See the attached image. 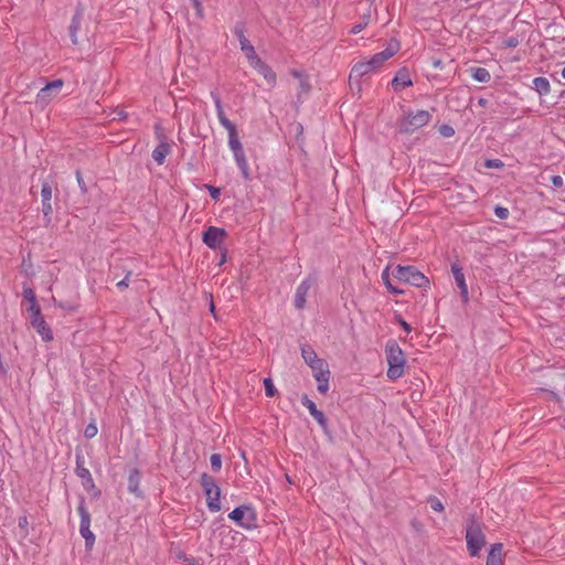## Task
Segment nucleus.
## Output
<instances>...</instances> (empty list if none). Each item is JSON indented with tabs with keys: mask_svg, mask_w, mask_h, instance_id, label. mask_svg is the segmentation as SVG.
I'll return each instance as SVG.
<instances>
[{
	"mask_svg": "<svg viewBox=\"0 0 565 565\" xmlns=\"http://www.w3.org/2000/svg\"><path fill=\"white\" fill-rule=\"evenodd\" d=\"M211 97L216 108L218 121L228 132V147L233 151L235 162L238 169L241 170L242 177L244 178V180H249V167L247 163L243 145L238 138L236 126L226 117L218 93L211 92Z\"/></svg>",
	"mask_w": 565,
	"mask_h": 565,
	"instance_id": "1",
	"label": "nucleus"
},
{
	"mask_svg": "<svg viewBox=\"0 0 565 565\" xmlns=\"http://www.w3.org/2000/svg\"><path fill=\"white\" fill-rule=\"evenodd\" d=\"M385 354L388 364L387 377L395 381L403 376L406 359L403 350L395 340L387 341Z\"/></svg>",
	"mask_w": 565,
	"mask_h": 565,
	"instance_id": "2",
	"label": "nucleus"
},
{
	"mask_svg": "<svg viewBox=\"0 0 565 565\" xmlns=\"http://www.w3.org/2000/svg\"><path fill=\"white\" fill-rule=\"evenodd\" d=\"M431 113L428 110H417L405 113L397 120V131L402 135H412L422 127H425L431 120Z\"/></svg>",
	"mask_w": 565,
	"mask_h": 565,
	"instance_id": "3",
	"label": "nucleus"
},
{
	"mask_svg": "<svg viewBox=\"0 0 565 565\" xmlns=\"http://www.w3.org/2000/svg\"><path fill=\"white\" fill-rule=\"evenodd\" d=\"M466 542L471 556H477L486 544V536L482 532L481 523L473 515L468 520Z\"/></svg>",
	"mask_w": 565,
	"mask_h": 565,
	"instance_id": "4",
	"label": "nucleus"
},
{
	"mask_svg": "<svg viewBox=\"0 0 565 565\" xmlns=\"http://www.w3.org/2000/svg\"><path fill=\"white\" fill-rule=\"evenodd\" d=\"M393 276L403 282H407L418 288H425L429 285L428 278L415 266L397 265L393 270Z\"/></svg>",
	"mask_w": 565,
	"mask_h": 565,
	"instance_id": "5",
	"label": "nucleus"
},
{
	"mask_svg": "<svg viewBox=\"0 0 565 565\" xmlns=\"http://www.w3.org/2000/svg\"><path fill=\"white\" fill-rule=\"evenodd\" d=\"M201 486L206 497V505L211 512H218L221 510V489L217 486L214 477L202 473Z\"/></svg>",
	"mask_w": 565,
	"mask_h": 565,
	"instance_id": "6",
	"label": "nucleus"
},
{
	"mask_svg": "<svg viewBox=\"0 0 565 565\" xmlns=\"http://www.w3.org/2000/svg\"><path fill=\"white\" fill-rule=\"evenodd\" d=\"M228 518L246 530H250L256 526V512L249 505H239L235 508L228 514Z\"/></svg>",
	"mask_w": 565,
	"mask_h": 565,
	"instance_id": "7",
	"label": "nucleus"
},
{
	"mask_svg": "<svg viewBox=\"0 0 565 565\" xmlns=\"http://www.w3.org/2000/svg\"><path fill=\"white\" fill-rule=\"evenodd\" d=\"M63 85H64V82L60 78L49 82L38 93L36 104L41 105L42 107H45L52 100V98L57 96V94L61 92Z\"/></svg>",
	"mask_w": 565,
	"mask_h": 565,
	"instance_id": "8",
	"label": "nucleus"
},
{
	"mask_svg": "<svg viewBox=\"0 0 565 565\" xmlns=\"http://www.w3.org/2000/svg\"><path fill=\"white\" fill-rule=\"evenodd\" d=\"M399 50V42L397 40L392 39L387 47L382 52L374 54L367 62L370 63L373 71L380 68L385 61L391 58L394 54H396Z\"/></svg>",
	"mask_w": 565,
	"mask_h": 565,
	"instance_id": "9",
	"label": "nucleus"
},
{
	"mask_svg": "<svg viewBox=\"0 0 565 565\" xmlns=\"http://www.w3.org/2000/svg\"><path fill=\"white\" fill-rule=\"evenodd\" d=\"M225 237H226V232L224 228L209 226L203 232L202 241L207 247H210L212 249H217L223 244Z\"/></svg>",
	"mask_w": 565,
	"mask_h": 565,
	"instance_id": "10",
	"label": "nucleus"
},
{
	"mask_svg": "<svg viewBox=\"0 0 565 565\" xmlns=\"http://www.w3.org/2000/svg\"><path fill=\"white\" fill-rule=\"evenodd\" d=\"M52 184L47 181L42 183L41 189V201H42V213L43 217L49 224L52 220L53 206H52Z\"/></svg>",
	"mask_w": 565,
	"mask_h": 565,
	"instance_id": "11",
	"label": "nucleus"
},
{
	"mask_svg": "<svg viewBox=\"0 0 565 565\" xmlns=\"http://www.w3.org/2000/svg\"><path fill=\"white\" fill-rule=\"evenodd\" d=\"M75 473L83 480V486L85 489L88 490L95 488V482L90 475V471L84 467V459L81 456H76Z\"/></svg>",
	"mask_w": 565,
	"mask_h": 565,
	"instance_id": "12",
	"label": "nucleus"
},
{
	"mask_svg": "<svg viewBox=\"0 0 565 565\" xmlns=\"http://www.w3.org/2000/svg\"><path fill=\"white\" fill-rule=\"evenodd\" d=\"M451 273L454 275L457 287L460 289V296H461L463 302H467L469 300L468 287L466 284L465 274L462 271V268L458 264H452Z\"/></svg>",
	"mask_w": 565,
	"mask_h": 565,
	"instance_id": "13",
	"label": "nucleus"
},
{
	"mask_svg": "<svg viewBox=\"0 0 565 565\" xmlns=\"http://www.w3.org/2000/svg\"><path fill=\"white\" fill-rule=\"evenodd\" d=\"M31 326L36 330V332L41 335L44 342H50L53 340V332L51 328L45 322L43 316L35 317L30 321Z\"/></svg>",
	"mask_w": 565,
	"mask_h": 565,
	"instance_id": "14",
	"label": "nucleus"
},
{
	"mask_svg": "<svg viewBox=\"0 0 565 565\" xmlns=\"http://www.w3.org/2000/svg\"><path fill=\"white\" fill-rule=\"evenodd\" d=\"M301 404L309 411L310 415L318 422L321 427L327 426V418L324 414L319 411L313 401L308 395L301 397Z\"/></svg>",
	"mask_w": 565,
	"mask_h": 565,
	"instance_id": "15",
	"label": "nucleus"
},
{
	"mask_svg": "<svg viewBox=\"0 0 565 565\" xmlns=\"http://www.w3.org/2000/svg\"><path fill=\"white\" fill-rule=\"evenodd\" d=\"M312 281L308 278L301 281V284L297 287L295 294V306L298 309H302L306 305V298L308 291L310 290Z\"/></svg>",
	"mask_w": 565,
	"mask_h": 565,
	"instance_id": "16",
	"label": "nucleus"
},
{
	"mask_svg": "<svg viewBox=\"0 0 565 565\" xmlns=\"http://www.w3.org/2000/svg\"><path fill=\"white\" fill-rule=\"evenodd\" d=\"M373 68L371 67L370 63L367 61L365 62H358L353 65L350 72V81L356 79L359 81L364 75H367L370 73H373Z\"/></svg>",
	"mask_w": 565,
	"mask_h": 565,
	"instance_id": "17",
	"label": "nucleus"
},
{
	"mask_svg": "<svg viewBox=\"0 0 565 565\" xmlns=\"http://www.w3.org/2000/svg\"><path fill=\"white\" fill-rule=\"evenodd\" d=\"M502 556L503 545L501 543H494L489 551L486 565H504Z\"/></svg>",
	"mask_w": 565,
	"mask_h": 565,
	"instance_id": "18",
	"label": "nucleus"
},
{
	"mask_svg": "<svg viewBox=\"0 0 565 565\" xmlns=\"http://www.w3.org/2000/svg\"><path fill=\"white\" fill-rule=\"evenodd\" d=\"M140 479H141V475L138 469L135 468V469L130 470L129 477H128V490L130 493H134L138 498L142 497V492L139 488Z\"/></svg>",
	"mask_w": 565,
	"mask_h": 565,
	"instance_id": "19",
	"label": "nucleus"
},
{
	"mask_svg": "<svg viewBox=\"0 0 565 565\" xmlns=\"http://www.w3.org/2000/svg\"><path fill=\"white\" fill-rule=\"evenodd\" d=\"M82 19H83V11H82V9L77 8L75 14L72 18L71 25H70V36H71V41L74 45L78 44L77 32L81 29Z\"/></svg>",
	"mask_w": 565,
	"mask_h": 565,
	"instance_id": "20",
	"label": "nucleus"
},
{
	"mask_svg": "<svg viewBox=\"0 0 565 565\" xmlns=\"http://www.w3.org/2000/svg\"><path fill=\"white\" fill-rule=\"evenodd\" d=\"M253 68L256 70L270 86L276 84V73L265 62L260 61Z\"/></svg>",
	"mask_w": 565,
	"mask_h": 565,
	"instance_id": "21",
	"label": "nucleus"
},
{
	"mask_svg": "<svg viewBox=\"0 0 565 565\" xmlns=\"http://www.w3.org/2000/svg\"><path fill=\"white\" fill-rule=\"evenodd\" d=\"M171 152V146L166 142V141H162L160 142L152 151V159L158 163V164H163L164 160H166V157Z\"/></svg>",
	"mask_w": 565,
	"mask_h": 565,
	"instance_id": "22",
	"label": "nucleus"
},
{
	"mask_svg": "<svg viewBox=\"0 0 565 565\" xmlns=\"http://www.w3.org/2000/svg\"><path fill=\"white\" fill-rule=\"evenodd\" d=\"M309 367L311 369L316 381L322 377L330 376L329 365L327 361H324L323 359L319 360L317 364H312Z\"/></svg>",
	"mask_w": 565,
	"mask_h": 565,
	"instance_id": "23",
	"label": "nucleus"
},
{
	"mask_svg": "<svg viewBox=\"0 0 565 565\" xmlns=\"http://www.w3.org/2000/svg\"><path fill=\"white\" fill-rule=\"evenodd\" d=\"M77 512L81 516L79 529L82 527H90V513L86 508L85 498H79V504L77 507Z\"/></svg>",
	"mask_w": 565,
	"mask_h": 565,
	"instance_id": "24",
	"label": "nucleus"
},
{
	"mask_svg": "<svg viewBox=\"0 0 565 565\" xmlns=\"http://www.w3.org/2000/svg\"><path fill=\"white\" fill-rule=\"evenodd\" d=\"M300 350H301V356L308 366H310L312 364H317L318 361L321 360L320 358H318L313 348L309 344H302Z\"/></svg>",
	"mask_w": 565,
	"mask_h": 565,
	"instance_id": "25",
	"label": "nucleus"
},
{
	"mask_svg": "<svg viewBox=\"0 0 565 565\" xmlns=\"http://www.w3.org/2000/svg\"><path fill=\"white\" fill-rule=\"evenodd\" d=\"M234 35L238 39L241 50L245 49L246 46L250 45V42L245 36V26L242 22H237L233 29Z\"/></svg>",
	"mask_w": 565,
	"mask_h": 565,
	"instance_id": "26",
	"label": "nucleus"
},
{
	"mask_svg": "<svg viewBox=\"0 0 565 565\" xmlns=\"http://www.w3.org/2000/svg\"><path fill=\"white\" fill-rule=\"evenodd\" d=\"M470 73L472 78L480 83H489L491 79L489 71L484 67H471Z\"/></svg>",
	"mask_w": 565,
	"mask_h": 565,
	"instance_id": "27",
	"label": "nucleus"
},
{
	"mask_svg": "<svg viewBox=\"0 0 565 565\" xmlns=\"http://www.w3.org/2000/svg\"><path fill=\"white\" fill-rule=\"evenodd\" d=\"M412 84L413 83L407 74H397L392 81V86L396 92L412 86Z\"/></svg>",
	"mask_w": 565,
	"mask_h": 565,
	"instance_id": "28",
	"label": "nucleus"
},
{
	"mask_svg": "<svg viewBox=\"0 0 565 565\" xmlns=\"http://www.w3.org/2000/svg\"><path fill=\"white\" fill-rule=\"evenodd\" d=\"M533 88L540 95H547L551 90V85L547 78L545 77H535L533 79Z\"/></svg>",
	"mask_w": 565,
	"mask_h": 565,
	"instance_id": "29",
	"label": "nucleus"
},
{
	"mask_svg": "<svg viewBox=\"0 0 565 565\" xmlns=\"http://www.w3.org/2000/svg\"><path fill=\"white\" fill-rule=\"evenodd\" d=\"M245 54L249 65L254 67L257 63L262 61V58L257 55L255 47L250 44L242 50Z\"/></svg>",
	"mask_w": 565,
	"mask_h": 565,
	"instance_id": "30",
	"label": "nucleus"
},
{
	"mask_svg": "<svg viewBox=\"0 0 565 565\" xmlns=\"http://www.w3.org/2000/svg\"><path fill=\"white\" fill-rule=\"evenodd\" d=\"M79 533L85 540V546L87 550H90L95 544V535L90 531V527H82L79 529Z\"/></svg>",
	"mask_w": 565,
	"mask_h": 565,
	"instance_id": "31",
	"label": "nucleus"
},
{
	"mask_svg": "<svg viewBox=\"0 0 565 565\" xmlns=\"http://www.w3.org/2000/svg\"><path fill=\"white\" fill-rule=\"evenodd\" d=\"M370 20H371V14L370 13L363 14L361 17V22L354 24L350 29L349 33L350 34H358V33H360L362 30H364L367 26V24L370 23Z\"/></svg>",
	"mask_w": 565,
	"mask_h": 565,
	"instance_id": "32",
	"label": "nucleus"
},
{
	"mask_svg": "<svg viewBox=\"0 0 565 565\" xmlns=\"http://www.w3.org/2000/svg\"><path fill=\"white\" fill-rule=\"evenodd\" d=\"M382 279L386 286V288L388 289V291L391 294H395V295H399V294H403L404 291L398 289L397 287L393 286V282H391V279H390V274H388V267H386L383 273H382Z\"/></svg>",
	"mask_w": 565,
	"mask_h": 565,
	"instance_id": "33",
	"label": "nucleus"
},
{
	"mask_svg": "<svg viewBox=\"0 0 565 565\" xmlns=\"http://www.w3.org/2000/svg\"><path fill=\"white\" fill-rule=\"evenodd\" d=\"M427 502L429 503L430 508L436 512H443L445 510L443 502L437 497H428Z\"/></svg>",
	"mask_w": 565,
	"mask_h": 565,
	"instance_id": "34",
	"label": "nucleus"
},
{
	"mask_svg": "<svg viewBox=\"0 0 565 565\" xmlns=\"http://www.w3.org/2000/svg\"><path fill=\"white\" fill-rule=\"evenodd\" d=\"M26 311L29 313L30 321L32 319H34L35 317H41L42 316L41 308L38 305V301H35L33 303H29V307L26 308Z\"/></svg>",
	"mask_w": 565,
	"mask_h": 565,
	"instance_id": "35",
	"label": "nucleus"
},
{
	"mask_svg": "<svg viewBox=\"0 0 565 565\" xmlns=\"http://www.w3.org/2000/svg\"><path fill=\"white\" fill-rule=\"evenodd\" d=\"M211 468L214 472H218L222 468V457L220 454H213L210 458Z\"/></svg>",
	"mask_w": 565,
	"mask_h": 565,
	"instance_id": "36",
	"label": "nucleus"
},
{
	"mask_svg": "<svg viewBox=\"0 0 565 565\" xmlns=\"http://www.w3.org/2000/svg\"><path fill=\"white\" fill-rule=\"evenodd\" d=\"M132 276L131 270H125V277L117 282V288L124 290L129 287L130 278Z\"/></svg>",
	"mask_w": 565,
	"mask_h": 565,
	"instance_id": "37",
	"label": "nucleus"
},
{
	"mask_svg": "<svg viewBox=\"0 0 565 565\" xmlns=\"http://www.w3.org/2000/svg\"><path fill=\"white\" fill-rule=\"evenodd\" d=\"M23 297L29 303L36 301L35 292L31 287H23Z\"/></svg>",
	"mask_w": 565,
	"mask_h": 565,
	"instance_id": "38",
	"label": "nucleus"
},
{
	"mask_svg": "<svg viewBox=\"0 0 565 565\" xmlns=\"http://www.w3.org/2000/svg\"><path fill=\"white\" fill-rule=\"evenodd\" d=\"M329 380H330V376L317 380V382H318L317 390H318L319 393L326 394L328 392V390H329Z\"/></svg>",
	"mask_w": 565,
	"mask_h": 565,
	"instance_id": "39",
	"label": "nucleus"
},
{
	"mask_svg": "<svg viewBox=\"0 0 565 565\" xmlns=\"http://www.w3.org/2000/svg\"><path fill=\"white\" fill-rule=\"evenodd\" d=\"M264 386L267 396L273 397L277 394V390L275 388L273 381L270 379L264 380Z\"/></svg>",
	"mask_w": 565,
	"mask_h": 565,
	"instance_id": "40",
	"label": "nucleus"
},
{
	"mask_svg": "<svg viewBox=\"0 0 565 565\" xmlns=\"http://www.w3.org/2000/svg\"><path fill=\"white\" fill-rule=\"evenodd\" d=\"M439 134L443 137L450 138L455 135V129L450 125H441L439 127Z\"/></svg>",
	"mask_w": 565,
	"mask_h": 565,
	"instance_id": "41",
	"label": "nucleus"
},
{
	"mask_svg": "<svg viewBox=\"0 0 565 565\" xmlns=\"http://www.w3.org/2000/svg\"><path fill=\"white\" fill-rule=\"evenodd\" d=\"M98 428L94 423H90L86 426L84 430V435L86 438H93L97 435Z\"/></svg>",
	"mask_w": 565,
	"mask_h": 565,
	"instance_id": "42",
	"label": "nucleus"
},
{
	"mask_svg": "<svg viewBox=\"0 0 565 565\" xmlns=\"http://www.w3.org/2000/svg\"><path fill=\"white\" fill-rule=\"evenodd\" d=\"M75 175H76V180H77L78 186L81 189V192L83 194H86L88 190H87V185L83 179L81 170H76Z\"/></svg>",
	"mask_w": 565,
	"mask_h": 565,
	"instance_id": "43",
	"label": "nucleus"
},
{
	"mask_svg": "<svg viewBox=\"0 0 565 565\" xmlns=\"http://www.w3.org/2000/svg\"><path fill=\"white\" fill-rule=\"evenodd\" d=\"M484 166H486L487 168L500 169V168H502L504 164H503V162H502L501 160H499V159H488V160H486Z\"/></svg>",
	"mask_w": 565,
	"mask_h": 565,
	"instance_id": "44",
	"label": "nucleus"
},
{
	"mask_svg": "<svg viewBox=\"0 0 565 565\" xmlns=\"http://www.w3.org/2000/svg\"><path fill=\"white\" fill-rule=\"evenodd\" d=\"M494 214L501 218V220H504L509 216V210L507 207H503V206H497L494 209Z\"/></svg>",
	"mask_w": 565,
	"mask_h": 565,
	"instance_id": "45",
	"label": "nucleus"
},
{
	"mask_svg": "<svg viewBox=\"0 0 565 565\" xmlns=\"http://www.w3.org/2000/svg\"><path fill=\"white\" fill-rule=\"evenodd\" d=\"M299 85H300V93L307 94L311 88V86L308 82V78L306 76L301 77V79H299Z\"/></svg>",
	"mask_w": 565,
	"mask_h": 565,
	"instance_id": "46",
	"label": "nucleus"
},
{
	"mask_svg": "<svg viewBox=\"0 0 565 565\" xmlns=\"http://www.w3.org/2000/svg\"><path fill=\"white\" fill-rule=\"evenodd\" d=\"M209 192H210V195L213 200H218L220 195H221V190L218 188H215L213 185H206Z\"/></svg>",
	"mask_w": 565,
	"mask_h": 565,
	"instance_id": "47",
	"label": "nucleus"
},
{
	"mask_svg": "<svg viewBox=\"0 0 565 565\" xmlns=\"http://www.w3.org/2000/svg\"><path fill=\"white\" fill-rule=\"evenodd\" d=\"M551 181H552L553 186H555V188L563 186V178L561 175H553L551 178Z\"/></svg>",
	"mask_w": 565,
	"mask_h": 565,
	"instance_id": "48",
	"label": "nucleus"
},
{
	"mask_svg": "<svg viewBox=\"0 0 565 565\" xmlns=\"http://www.w3.org/2000/svg\"><path fill=\"white\" fill-rule=\"evenodd\" d=\"M191 1L193 2V6L198 12V15L202 17L203 8H202L200 0H191Z\"/></svg>",
	"mask_w": 565,
	"mask_h": 565,
	"instance_id": "49",
	"label": "nucleus"
},
{
	"mask_svg": "<svg viewBox=\"0 0 565 565\" xmlns=\"http://www.w3.org/2000/svg\"><path fill=\"white\" fill-rule=\"evenodd\" d=\"M398 323L402 326V328L406 331V332H411V326L405 321L403 320L402 318H398Z\"/></svg>",
	"mask_w": 565,
	"mask_h": 565,
	"instance_id": "50",
	"label": "nucleus"
},
{
	"mask_svg": "<svg viewBox=\"0 0 565 565\" xmlns=\"http://www.w3.org/2000/svg\"><path fill=\"white\" fill-rule=\"evenodd\" d=\"M61 308L65 309V310H68V311H74L75 310V307L70 305V303H60L58 305Z\"/></svg>",
	"mask_w": 565,
	"mask_h": 565,
	"instance_id": "51",
	"label": "nucleus"
},
{
	"mask_svg": "<svg viewBox=\"0 0 565 565\" xmlns=\"http://www.w3.org/2000/svg\"><path fill=\"white\" fill-rule=\"evenodd\" d=\"M28 525V518L26 516H21L19 519V526L20 527H25Z\"/></svg>",
	"mask_w": 565,
	"mask_h": 565,
	"instance_id": "52",
	"label": "nucleus"
},
{
	"mask_svg": "<svg viewBox=\"0 0 565 565\" xmlns=\"http://www.w3.org/2000/svg\"><path fill=\"white\" fill-rule=\"evenodd\" d=\"M290 74H291L294 77L298 78V79H301V77H305V76H303L299 71H296V70H292V71L290 72Z\"/></svg>",
	"mask_w": 565,
	"mask_h": 565,
	"instance_id": "53",
	"label": "nucleus"
},
{
	"mask_svg": "<svg viewBox=\"0 0 565 565\" xmlns=\"http://www.w3.org/2000/svg\"><path fill=\"white\" fill-rule=\"evenodd\" d=\"M478 105L481 107H486L488 105V99L481 97L478 99Z\"/></svg>",
	"mask_w": 565,
	"mask_h": 565,
	"instance_id": "54",
	"label": "nucleus"
},
{
	"mask_svg": "<svg viewBox=\"0 0 565 565\" xmlns=\"http://www.w3.org/2000/svg\"><path fill=\"white\" fill-rule=\"evenodd\" d=\"M210 311L211 313L216 318V315H215V305L213 302V300L211 299L210 301Z\"/></svg>",
	"mask_w": 565,
	"mask_h": 565,
	"instance_id": "55",
	"label": "nucleus"
},
{
	"mask_svg": "<svg viewBox=\"0 0 565 565\" xmlns=\"http://www.w3.org/2000/svg\"><path fill=\"white\" fill-rule=\"evenodd\" d=\"M412 525H413L416 530H419L420 523H419L417 520H413V521H412Z\"/></svg>",
	"mask_w": 565,
	"mask_h": 565,
	"instance_id": "56",
	"label": "nucleus"
},
{
	"mask_svg": "<svg viewBox=\"0 0 565 565\" xmlns=\"http://www.w3.org/2000/svg\"><path fill=\"white\" fill-rule=\"evenodd\" d=\"M559 74H561L562 78L565 79V66L562 67Z\"/></svg>",
	"mask_w": 565,
	"mask_h": 565,
	"instance_id": "57",
	"label": "nucleus"
},
{
	"mask_svg": "<svg viewBox=\"0 0 565 565\" xmlns=\"http://www.w3.org/2000/svg\"><path fill=\"white\" fill-rule=\"evenodd\" d=\"M508 44H509V46H515V45H516V42H515V41H513V40H510Z\"/></svg>",
	"mask_w": 565,
	"mask_h": 565,
	"instance_id": "58",
	"label": "nucleus"
},
{
	"mask_svg": "<svg viewBox=\"0 0 565 565\" xmlns=\"http://www.w3.org/2000/svg\"><path fill=\"white\" fill-rule=\"evenodd\" d=\"M224 262H225V255L223 254L222 258H221V262H220V265H222Z\"/></svg>",
	"mask_w": 565,
	"mask_h": 565,
	"instance_id": "59",
	"label": "nucleus"
}]
</instances>
